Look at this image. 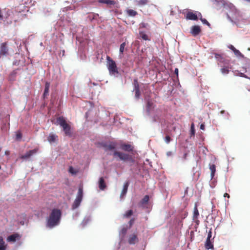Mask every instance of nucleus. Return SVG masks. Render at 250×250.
Returning <instances> with one entry per match:
<instances>
[{
  "label": "nucleus",
  "mask_w": 250,
  "mask_h": 250,
  "mask_svg": "<svg viewBox=\"0 0 250 250\" xmlns=\"http://www.w3.org/2000/svg\"><path fill=\"white\" fill-rule=\"evenodd\" d=\"M178 69L177 68H176L174 70V74L176 75L177 77H178Z\"/></svg>",
  "instance_id": "obj_43"
},
{
  "label": "nucleus",
  "mask_w": 250,
  "mask_h": 250,
  "mask_svg": "<svg viewBox=\"0 0 250 250\" xmlns=\"http://www.w3.org/2000/svg\"><path fill=\"white\" fill-rule=\"evenodd\" d=\"M224 197H228V198H229V194H228L227 193H225L224 195Z\"/></svg>",
  "instance_id": "obj_45"
},
{
  "label": "nucleus",
  "mask_w": 250,
  "mask_h": 250,
  "mask_svg": "<svg viewBox=\"0 0 250 250\" xmlns=\"http://www.w3.org/2000/svg\"><path fill=\"white\" fill-rule=\"evenodd\" d=\"M49 87H50V83L48 82H46L45 85L44 93L43 94L44 98H45L46 96L48 95Z\"/></svg>",
  "instance_id": "obj_21"
},
{
  "label": "nucleus",
  "mask_w": 250,
  "mask_h": 250,
  "mask_svg": "<svg viewBox=\"0 0 250 250\" xmlns=\"http://www.w3.org/2000/svg\"><path fill=\"white\" fill-rule=\"evenodd\" d=\"M135 96L137 99H139L140 96V88H135Z\"/></svg>",
  "instance_id": "obj_32"
},
{
  "label": "nucleus",
  "mask_w": 250,
  "mask_h": 250,
  "mask_svg": "<svg viewBox=\"0 0 250 250\" xmlns=\"http://www.w3.org/2000/svg\"><path fill=\"white\" fill-rule=\"evenodd\" d=\"M1 166H0V169H1Z\"/></svg>",
  "instance_id": "obj_55"
},
{
  "label": "nucleus",
  "mask_w": 250,
  "mask_h": 250,
  "mask_svg": "<svg viewBox=\"0 0 250 250\" xmlns=\"http://www.w3.org/2000/svg\"><path fill=\"white\" fill-rule=\"evenodd\" d=\"M69 171L71 173H73V174H74L75 173V172H74L73 171V168L72 167H70L69 168Z\"/></svg>",
  "instance_id": "obj_44"
},
{
  "label": "nucleus",
  "mask_w": 250,
  "mask_h": 250,
  "mask_svg": "<svg viewBox=\"0 0 250 250\" xmlns=\"http://www.w3.org/2000/svg\"><path fill=\"white\" fill-rule=\"evenodd\" d=\"M229 48L230 49H231L234 52V53L235 54V55H236L237 56H240V57H243V56L242 54L238 50L236 49L234 47V46H233L232 45H230L229 46Z\"/></svg>",
  "instance_id": "obj_18"
},
{
  "label": "nucleus",
  "mask_w": 250,
  "mask_h": 250,
  "mask_svg": "<svg viewBox=\"0 0 250 250\" xmlns=\"http://www.w3.org/2000/svg\"><path fill=\"white\" fill-rule=\"evenodd\" d=\"M0 250H6V248H4L3 246L0 247Z\"/></svg>",
  "instance_id": "obj_48"
},
{
  "label": "nucleus",
  "mask_w": 250,
  "mask_h": 250,
  "mask_svg": "<svg viewBox=\"0 0 250 250\" xmlns=\"http://www.w3.org/2000/svg\"><path fill=\"white\" fill-rule=\"evenodd\" d=\"M82 202V200H80V199H75L72 207V208L73 209H75L76 208H77L80 205L81 203Z\"/></svg>",
  "instance_id": "obj_24"
},
{
  "label": "nucleus",
  "mask_w": 250,
  "mask_h": 250,
  "mask_svg": "<svg viewBox=\"0 0 250 250\" xmlns=\"http://www.w3.org/2000/svg\"><path fill=\"white\" fill-rule=\"evenodd\" d=\"M209 169L211 171L210 176L211 179H212L214 176L215 173L216 171V166L214 164H209Z\"/></svg>",
  "instance_id": "obj_17"
},
{
  "label": "nucleus",
  "mask_w": 250,
  "mask_h": 250,
  "mask_svg": "<svg viewBox=\"0 0 250 250\" xmlns=\"http://www.w3.org/2000/svg\"><path fill=\"white\" fill-rule=\"evenodd\" d=\"M58 136L53 133H50L47 137V140L50 143H54L56 141Z\"/></svg>",
  "instance_id": "obj_20"
},
{
  "label": "nucleus",
  "mask_w": 250,
  "mask_h": 250,
  "mask_svg": "<svg viewBox=\"0 0 250 250\" xmlns=\"http://www.w3.org/2000/svg\"><path fill=\"white\" fill-rule=\"evenodd\" d=\"M195 134V130L194 128V125L192 124L191 126V135H194Z\"/></svg>",
  "instance_id": "obj_39"
},
{
  "label": "nucleus",
  "mask_w": 250,
  "mask_h": 250,
  "mask_svg": "<svg viewBox=\"0 0 250 250\" xmlns=\"http://www.w3.org/2000/svg\"><path fill=\"white\" fill-rule=\"evenodd\" d=\"M4 153L6 155H9L10 154V151L9 150H6Z\"/></svg>",
  "instance_id": "obj_46"
},
{
  "label": "nucleus",
  "mask_w": 250,
  "mask_h": 250,
  "mask_svg": "<svg viewBox=\"0 0 250 250\" xmlns=\"http://www.w3.org/2000/svg\"><path fill=\"white\" fill-rule=\"evenodd\" d=\"M21 238V236L18 233H14L9 236L7 237V240L8 242H15L17 240Z\"/></svg>",
  "instance_id": "obj_11"
},
{
  "label": "nucleus",
  "mask_w": 250,
  "mask_h": 250,
  "mask_svg": "<svg viewBox=\"0 0 250 250\" xmlns=\"http://www.w3.org/2000/svg\"><path fill=\"white\" fill-rule=\"evenodd\" d=\"M154 107V104L151 100H148L146 104V111L149 113L151 110Z\"/></svg>",
  "instance_id": "obj_15"
},
{
  "label": "nucleus",
  "mask_w": 250,
  "mask_h": 250,
  "mask_svg": "<svg viewBox=\"0 0 250 250\" xmlns=\"http://www.w3.org/2000/svg\"><path fill=\"white\" fill-rule=\"evenodd\" d=\"M128 186H129V182H126L124 184L123 188L122 189V192H121V195H120L121 198L123 197L126 194L127 191Z\"/></svg>",
  "instance_id": "obj_13"
},
{
  "label": "nucleus",
  "mask_w": 250,
  "mask_h": 250,
  "mask_svg": "<svg viewBox=\"0 0 250 250\" xmlns=\"http://www.w3.org/2000/svg\"><path fill=\"white\" fill-rule=\"evenodd\" d=\"M134 221H135V219L134 218H132L131 219H130V220L129 222L130 226H131L133 225Z\"/></svg>",
  "instance_id": "obj_41"
},
{
  "label": "nucleus",
  "mask_w": 250,
  "mask_h": 250,
  "mask_svg": "<svg viewBox=\"0 0 250 250\" xmlns=\"http://www.w3.org/2000/svg\"><path fill=\"white\" fill-rule=\"evenodd\" d=\"M229 71L228 66L226 65L221 69V72L223 74H227L229 73Z\"/></svg>",
  "instance_id": "obj_30"
},
{
  "label": "nucleus",
  "mask_w": 250,
  "mask_h": 250,
  "mask_svg": "<svg viewBox=\"0 0 250 250\" xmlns=\"http://www.w3.org/2000/svg\"><path fill=\"white\" fill-rule=\"evenodd\" d=\"M193 220L195 221V222L197 225H198V224H199V220H198V219H196L195 220Z\"/></svg>",
  "instance_id": "obj_47"
},
{
  "label": "nucleus",
  "mask_w": 250,
  "mask_h": 250,
  "mask_svg": "<svg viewBox=\"0 0 250 250\" xmlns=\"http://www.w3.org/2000/svg\"><path fill=\"white\" fill-rule=\"evenodd\" d=\"M149 199V197L148 195H146L144 196V197L143 198V199L141 201L140 203L142 205L146 204Z\"/></svg>",
  "instance_id": "obj_28"
},
{
  "label": "nucleus",
  "mask_w": 250,
  "mask_h": 250,
  "mask_svg": "<svg viewBox=\"0 0 250 250\" xmlns=\"http://www.w3.org/2000/svg\"><path fill=\"white\" fill-rule=\"evenodd\" d=\"M242 77L248 78V77L245 75H242Z\"/></svg>",
  "instance_id": "obj_52"
},
{
  "label": "nucleus",
  "mask_w": 250,
  "mask_h": 250,
  "mask_svg": "<svg viewBox=\"0 0 250 250\" xmlns=\"http://www.w3.org/2000/svg\"><path fill=\"white\" fill-rule=\"evenodd\" d=\"M200 20L201 21H202V22L204 23V24H207L208 26H209L210 25V24L207 21V20L205 19H203L202 18H200Z\"/></svg>",
  "instance_id": "obj_38"
},
{
  "label": "nucleus",
  "mask_w": 250,
  "mask_h": 250,
  "mask_svg": "<svg viewBox=\"0 0 250 250\" xmlns=\"http://www.w3.org/2000/svg\"><path fill=\"white\" fill-rule=\"evenodd\" d=\"M205 247L206 249L208 250L210 249H213V245L212 244L210 240L207 239L205 245Z\"/></svg>",
  "instance_id": "obj_26"
},
{
  "label": "nucleus",
  "mask_w": 250,
  "mask_h": 250,
  "mask_svg": "<svg viewBox=\"0 0 250 250\" xmlns=\"http://www.w3.org/2000/svg\"><path fill=\"white\" fill-rule=\"evenodd\" d=\"M186 18L187 20L197 21L198 20L197 16L191 11H188L186 16Z\"/></svg>",
  "instance_id": "obj_12"
},
{
  "label": "nucleus",
  "mask_w": 250,
  "mask_h": 250,
  "mask_svg": "<svg viewBox=\"0 0 250 250\" xmlns=\"http://www.w3.org/2000/svg\"><path fill=\"white\" fill-rule=\"evenodd\" d=\"M138 239L137 235L136 234H132L130 236L128 239V243L130 244H134L136 242H137Z\"/></svg>",
  "instance_id": "obj_16"
},
{
  "label": "nucleus",
  "mask_w": 250,
  "mask_h": 250,
  "mask_svg": "<svg viewBox=\"0 0 250 250\" xmlns=\"http://www.w3.org/2000/svg\"><path fill=\"white\" fill-rule=\"evenodd\" d=\"M204 127H204V125H201V126H200V129H202V130L204 129Z\"/></svg>",
  "instance_id": "obj_49"
},
{
  "label": "nucleus",
  "mask_w": 250,
  "mask_h": 250,
  "mask_svg": "<svg viewBox=\"0 0 250 250\" xmlns=\"http://www.w3.org/2000/svg\"><path fill=\"white\" fill-rule=\"evenodd\" d=\"M99 2L106 4L108 8H112L116 4L113 0H99Z\"/></svg>",
  "instance_id": "obj_9"
},
{
  "label": "nucleus",
  "mask_w": 250,
  "mask_h": 250,
  "mask_svg": "<svg viewBox=\"0 0 250 250\" xmlns=\"http://www.w3.org/2000/svg\"><path fill=\"white\" fill-rule=\"evenodd\" d=\"M120 148L121 149L125 151L130 152L133 151L134 149V146L130 144H121L120 145Z\"/></svg>",
  "instance_id": "obj_8"
},
{
  "label": "nucleus",
  "mask_w": 250,
  "mask_h": 250,
  "mask_svg": "<svg viewBox=\"0 0 250 250\" xmlns=\"http://www.w3.org/2000/svg\"><path fill=\"white\" fill-rule=\"evenodd\" d=\"M107 66L110 74L115 75L118 74V70L115 62L109 56L106 57Z\"/></svg>",
  "instance_id": "obj_4"
},
{
  "label": "nucleus",
  "mask_w": 250,
  "mask_h": 250,
  "mask_svg": "<svg viewBox=\"0 0 250 250\" xmlns=\"http://www.w3.org/2000/svg\"><path fill=\"white\" fill-rule=\"evenodd\" d=\"M165 141L167 144H168L171 141V138L169 136L167 135L165 137Z\"/></svg>",
  "instance_id": "obj_37"
},
{
  "label": "nucleus",
  "mask_w": 250,
  "mask_h": 250,
  "mask_svg": "<svg viewBox=\"0 0 250 250\" xmlns=\"http://www.w3.org/2000/svg\"><path fill=\"white\" fill-rule=\"evenodd\" d=\"M83 196V190L82 187H79L78 189V191L77 193V195L76 197V199H80V200H82Z\"/></svg>",
  "instance_id": "obj_23"
},
{
  "label": "nucleus",
  "mask_w": 250,
  "mask_h": 250,
  "mask_svg": "<svg viewBox=\"0 0 250 250\" xmlns=\"http://www.w3.org/2000/svg\"><path fill=\"white\" fill-rule=\"evenodd\" d=\"M1 246H3L6 248V246L5 245V242L3 238L1 236H0V247Z\"/></svg>",
  "instance_id": "obj_35"
},
{
  "label": "nucleus",
  "mask_w": 250,
  "mask_h": 250,
  "mask_svg": "<svg viewBox=\"0 0 250 250\" xmlns=\"http://www.w3.org/2000/svg\"><path fill=\"white\" fill-rule=\"evenodd\" d=\"M134 89L139 88V84L138 83V81L137 79H135L134 80Z\"/></svg>",
  "instance_id": "obj_36"
},
{
  "label": "nucleus",
  "mask_w": 250,
  "mask_h": 250,
  "mask_svg": "<svg viewBox=\"0 0 250 250\" xmlns=\"http://www.w3.org/2000/svg\"><path fill=\"white\" fill-rule=\"evenodd\" d=\"M126 13L129 16H131V17H134L138 14V13L137 11H136L134 10L129 9H127L126 10Z\"/></svg>",
  "instance_id": "obj_22"
},
{
  "label": "nucleus",
  "mask_w": 250,
  "mask_h": 250,
  "mask_svg": "<svg viewBox=\"0 0 250 250\" xmlns=\"http://www.w3.org/2000/svg\"><path fill=\"white\" fill-rule=\"evenodd\" d=\"M39 150V148L36 147L33 150H29L25 154L21 156V158L22 159H26L31 157L33 154H36Z\"/></svg>",
  "instance_id": "obj_7"
},
{
  "label": "nucleus",
  "mask_w": 250,
  "mask_h": 250,
  "mask_svg": "<svg viewBox=\"0 0 250 250\" xmlns=\"http://www.w3.org/2000/svg\"><path fill=\"white\" fill-rule=\"evenodd\" d=\"M227 115H228L227 119H229V114L228 113H227Z\"/></svg>",
  "instance_id": "obj_53"
},
{
  "label": "nucleus",
  "mask_w": 250,
  "mask_h": 250,
  "mask_svg": "<svg viewBox=\"0 0 250 250\" xmlns=\"http://www.w3.org/2000/svg\"><path fill=\"white\" fill-rule=\"evenodd\" d=\"M225 110H222V111H221L220 113H221V114H224L225 113Z\"/></svg>",
  "instance_id": "obj_51"
},
{
  "label": "nucleus",
  "mask_w": 250,
  "mask_h": 250,
  "mask_svg": "<svg viewBox=\"0 0 250 250\" xmlns=\"http://www.w3.org/2000/svg\"><path fill=\"white\" fill-rule=\"evenodd\" d=\"M57 122L63 128L66 136L71 137L72 133L71 131L70 125L67 123L63 117H59L57 119Z\"/></svg>",
  "instance_id": "obj_3"
},
{
  "label": "nucleus",
  "mask_w": 250,
  "mask_h": 250,
  "mask_svg": "<svg viewBox=\"0 0 250 250\" xmlns=\"http://www.w3.org/2000/svg\"><path fill=\"white\" fill-rule=\"evenodd\" d=\"M201 32V28L198 25L193 26L191 28L190 33L194 37L198 35Z\"/></svg>",
  "instance_id": "obj_10"
},
{
  "label": "nucleus",
  "mask_w": 250,
  "mask_h": 250,
  "mask_svg": "<svg viewBox=\"0 0 250 250\" xmlns=\"http://www.w3.org/2000/svg\"><path fill=\"white\" fill-rule=\"evenodd\" d=\"M126 46V43L125 42H123L120 46V56L121 57H122L123 56V54L125 49V47Z\"/></svg>",
  "instance_id": "obj_25"
},
{
  "label": "nucleus",
  "mask_w": 250,
  "mask_h": 250,
  "mask_svg": "<svg viewBox=\"0 0 250 250\" xmlns=\"http://www.w3.org/2000/svg\"><path fill=\"white\" fill-rule=\"evenodd\" d=\"M61 217L62 212L60 209L57 208L53 209L49 216L47 218L46 227L52 229L58 226L60 224Z\"/></svg>",
  "instance_id": "obj_2"
},
{
  "label": "nucleus",
  "mask_w": 250,
  "mask_h": 250,
  "mask_svg": "<svg viewBox=\"0 0 250 250\" xmlns=\"http://www.w3.org/2000/svg\"><path fill=\"white\" fill-rule=\"evenodd\" d=\"M3 19V17L2 15V11L1 9L0 8V21H2Z\"/></svg>",
  "instance_id": "obj_42"
},
{
  "label": "nucleus",
  "mask_w": 250,
  "mask_h": 250,
  "mask_svg": "<svg viewBox=\"0 0 250 250\" xmlns=\"http://www.w3.org/2000/svg\"><path fill=\"white\" fill-rule=\"evenodd\" d=\"M211 235H212L211 231V230H209L208 233V237H207V239L210 240V238L211 237Z\"/></svg>",
  "instance_id": "obj_40"
},
{
  "label": "nucleus",
  "mask_w": 250,
  "mask_h": 250,
  "mask_svg": "<svg viewBox=\"0 0 250 250\" xmlns=\"http://www.w3.org/2000/svg\"><path fill=\"white\" fill-rule=\"evenodd\" d=\"M22 138V133L20 131L16 132V140L17 141H20Z\"/></svg>",
  "instance_id": "obj_31"
},
{
  "label": "nucleus",
  "mask_w": 250,
  "mask_h": 250,
  "mask_svg": "<svg viewBox=\"0 0 250 250\" xmlns=\"http://www.w3.org/2000/svg\"><path fill=\"white\" fill-rule=\"evenodd\" d=\"M214 1L216 2L218 4L225 5L226 4V1L225 0H214Z\"/></svg>",
  "instance_id": "obj_34"
},
{
  "label": "nucleus",
  "mask_w": 250,
  "mask_h": 250,
  "mask_svg": "<svg viewBox=\"0 0 250 250\" xmlns=\"http://www.w3.org/2000/svg\"><path fill=\"white\" fill-rule=\"evenodd\" d=\"M158 120H159V118H158L157 119H156L155 117L154 118V121H157Z\"/></svg>",
  "instance_id": "obj_50"
},
{
  "label": "nucleus",
  "mask_w": 250,
  "mask_h": 250,
  "mask_svg": "<svg viewBox=\"0 0 250 250\" xmlns=\"http://www.w3.org/2000/svg\"><path fill=\"white\" fill-rule=\"evenodd\" d=\"M139 35L140 38H141L142 39H143L145 41H149L150 39L149 38L148 36L143 31H140L139 32Z\"/></svg>",
  "instance_id": "obj_27"
},
{
  "label": "nucleus",
  "mask_w": 250,
  "mask_h": 250,
  "mask_svg": "<svg viewBox=\"0 0 250 250\" xmlns=\"http://www.w3.org/2000/svg\"><path fill=\"white\" fill-rule=\"evenodd\" d=\"M199 216V212L198 210L197 206L196 204L194 207V211H193V216H192V219L195 220L196 219H198Z\"/></svg>",
  "instance_id": "obj_19"
},
{
  "label": "nucleus",
  "mask_w": 250,
  "mask_h": 250,
  "mask_svg": "<svg viewBox=\"0 0 250 250\" xmlns=\"http://www.w3.org/2000/svg\"><path fill=\"white\" fill-rule=\"evenodd\" d=\"M106 184L103 177H101L99 181V187L101 190H104L106 188Z\"/></svg>",
  "instance_id": "obj_14"
},
{
  "label": "nucleus",
  "mask_w": 250,
  "mask_h": 250,
  "mask_svg": "<svg viewBox=\"0 0 250 250\" xmlns=\"http://www.w3.org/2000/svg\"><path fill=\"white\" fill-rule=\"evenodd\" d=\"M133 214V211L132 210H129L127 211L125 213L124 215V217L128 218Z\"/></svg>",
  "instance_id": "obj_33"
},
{
  "label": "nucleus",
  "mask_w": 250,
  "mask_h": 250,
  "mask_svg": "<svg viewBox=\"0 0 250 250\" xmlns=\"http://www.w3.org/2000/svg\"><path fill=\"white\" fill-rule=\"evenodd\" d=\"M214 57L218 61V64L221 66L222 64L224 65H228L229 63V61L226 60L221 54L215 53Z\"/></svg>",
  "instance_id": "obj_6"
},
{
  "label": "nucleus",
  "mask_w": 250,
  "mask_h": 250,
  "mask_svg": "<svg viewBox=\"0 0 250 250\" xmlns=\"http://www.w3.org/2000/svg\"><path fill=\"white\" fill-rule=\"evenodd\" d=\"M247 1L250 2V0H246Z\"/></svg>",
  "instance_id": "obj_54"
},
{
  "label": "nucleus",
  "mask_w": 250,
  "mask_h": 250,
  "mask_svg": "<svg viewBox=\"0 0 250 250\" xmlns=\"http://www.w3.org/2000/svg\"><path fill=\"white\" fill-rule=\"evenodd\" d=\"M117 145V143L115 142H110L109 143H102V146L104 148L105 151H113L112 155L114 158H119L120 160L124 162L128 161L134 163V160L131 155L115 150Z\"/></svg>",
  "instance_id": "obj_1"
},
{
  "label": "nucleus",
  "mask_w": 250,
  "mask_h": 250,
  "mask_svg": "<svg viewBox=\"0 0 250 250\" xmlns=\"http://www.w3.org/2000/svg\"><path fill=\"white\" fill-rule=\"evenodd\" d=\"M9 55V49L7 42H3L0 45V58Z\"/></svg>",
  "instance_id": "obj_5"
},
{
  "label": "nucleus",
  "mask_w": 250,
  "mask_h": 250,
  "mask_svg": "<svg viewBox=\"0 0 250 250\" xmlns=\"http://www.w3.org/2000/svg\"><path fill=\"white\" fill-rule=\"evenodd\" d=\"M148 2V0H137L136 3L139 5H145Z\"/></svg>",
  "instance_id": "obj_29"
}]
</instances>
